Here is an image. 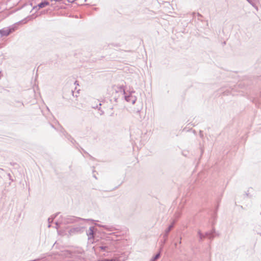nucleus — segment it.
<instances>
[{
    "instance_id": "f03ea898",
    "label": "nucleus",
    "mask_w": 261,
    "mask_h": 261,
    "mask_svg": "<svg viewBox=\"0 0 261 261\" xmlns=\"http://www.w3.org/2000/svg\"><path fill=\"white\" fill-rule=\"evenodd\" d=\"M49 5V3L47 2H44L43 3H41L38 5V7L39 8H42L45 7L46 6H48Z\"/></svg>"
},
{
    "instance_id": "7ed1b4c3",
    "label": "nucleus",
    "mask_w": 261,
    "mask_h": 261,
    "mask_svg": "<svg viewBox=\"0 0 261 261\" xmlns=\"http://www.w3.org/2000/svg\"><path fill=\"white\" fill-rule=\"evenodd\" d=\"M159 256H160V254H156V255H155V256L154 259H156L157 258H158L159 257Z\"/></svg>"
},
{
    "instance_id": "20e7f679",
    "label": "nucleus",
    "mask_w": 261,
    "mask_h": 261,
    "mask_svg": "<svg viewBox=\"0 0 261 261\" xmlns=\"http://www.w3.org/2000/svg\"><path fill=\"white\" fill-rule=\"evenodd\" d=\"M104 261H113V260H109V259H107V260H105Z\"/></svg>"
},
{
    "instance_id": "f257e3e1",
    "label": "nucleus",
    "mask_w": 261,
    "mask_h": 261,
    "mask_svg": "<svg viewBox=\"0 0 261 261\" xmlns=\"http://www.w3.org/2000/svg\"><path fill=\"white\" fill-rule=\"evenodd\" d=\"M113 90L115 92V93H124V90L122 86H113Z\"/></svg>"
}]
</instances>
